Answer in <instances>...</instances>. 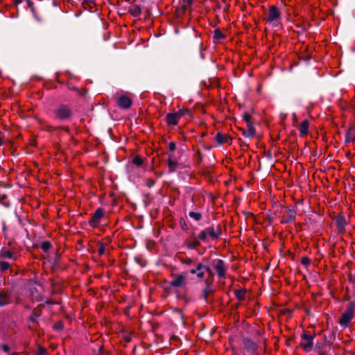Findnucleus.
I'll return each mask as SVG.
<instances>
[{"label": "nucleus", "mask_w": 355, "mask_h": 355, "mask_svg": "<svg viewBox=\"0 0 355 355\" xmlns=\"http://www.w3.org/2000/svg\"><path fill=\"white\" fill-rule=\"evenodd\" d=\"M182 263L183 264H186V265H188V266H191V265H194L196 264L197 263L194 262L193 259H191V258H186V259H184L182 260Z\"/></svg>", "instance_id": "4be33fe9"}, {"label": "nucleus", "mask_w": 355, "mask_h": 355, "mask_svg": "<svg viewBox=\"0 0 355 355\" xmlns=\"http://www.w3.org/2000/svg\"><path fill=\"white\" fill-rule=\"evenodd\" d=\"M103 216V212L101 209H98L94 214V216H92L91 220L89 221V223L93 225L96 226L98 224L100 220Z\"/></svg>", "instance_id": "9d476101"}, {"label": "nucleus", "mask_w": 355, "mask_h": 355, "mask_svg": "<svg viewBox=\"0 0 355 355\" xmlns=\"http://www.w3.org/2000/svg\"><path fill=\"white\" fill-rule=\"evenodd\" d=\"M37 318V315H31V317H30V320H31V321H33V322H34V321H36Z\"/></svg>", "instance_id": "72a5a7b5"}, {"label": "nucleus", "mask_w": 355, "mask_h": 355, "mask_svg": "<svg viewBox=\"0 0 355 355\" xmlns=\"http://www.w3.org/2000/svg\"><path fill=\"white\" fill-rule=\"evenodd\" d=\"M3 350H4L5 352H8V351H9V347H8V346H7V345H3Z\"/></svg>", "instance_id": "c9c22d12"}, {"label": "nucleus", "mask_w": 355, "mask_h": 355, "mask_svg": "<svg viewBox=\"0 0 355 355\" xmlns=\"http://www.w3.org/2000/svg\"><path fill=\"white\" fill-rule=\"evenodd\" d=\"M133 163L135 164H136L137 166H140L143 163V159L142 158H141L139 156H137L135 157H134L133 160H132Z\"/></svg>", "instance_id": "b1692460"}, {"label": "nucleus", "mask_w": 355, "mask_h": 355, "mask_svg": "<svg viewBox=\"0 0 355 355\" xmlns=\"http://www.w3.org/2000/svg\"><path fill=\"white\" fill-rule=\"evenodd\" d=\"M176 148V144L175 142L172 141L168 144V148L171 151H174Z\"/></svg>", "instance_id": "bb28decb"}, {"label": "nucleus", "mask_w": 355, "mask_h": 355, "mask_svg": "<svg viewBox=\"0 0 355 355\" xmlns=\"http://www.w3.org/2000/svg\"><path fill=\"white\" fill-rule=\"evenodd\" d=\"M51 246V243L47 241L43 242L42 244V248L44 252H47L50 249Z\"/></svg>", "instance_id": "393cba45"}, {"label": "nucleus", "mask_w": 355, "mask_h": 355, "mask_svg": "<svg viewBox=\"0 0 355 355\" xmlns=\"http://www.w3.org/2000/svg\"><path fill=\"white\" fill-rule=\"evenodd\" d=\"M245 345L252 352H254L257 349V345L250 340H245Z\"/></svg>", "instance_id": "a211bd4d"}, {"label": "nucleus", "mask_w": 355, "mask_h": 355, "mask_svg": "<svg viewBox=\"0 0 355 355\" xmlns=\"http://www.w3.org/2000/svg\"><path fill=\"white\" fill-rule=\"evenodd\" d=\"M338 227L340 230H343L345 227V223L343 219H338L337 220Z\"/></svg>", "instance_id": "a878e982"}, {"label": "nucleus", "mask_w": 355, "mask_h": 355, "mask_svg": "<svg viewBox=\"0 0 355 355\" xmlns=\"http://www.w3.org/2000/svg\"><path fill=\"white\" fill-rule=\"evenodd\" d=\"M0 257L15 259V258L13 257L12 253L10 251L7 250H2L1 251Z\"/></svg>", "instance_id": "aec40b11"}, {"label": "nucleus", "mask_w": 355, "mask_h": 355, "mask_svg": "<svg viewBox=\"0 0 355 355\" xmlns=\"http://www.w3.org/2000/svg\"><path fill=\"white\" fill-rule=\"evenodd\" d=\"M40 286L37 284H36L35 282H29L28 283V288L31 291V295H32L33 298L39 300L40 298V295L39 293L38 288Z\"/></svg>", "instance_id": "1a4fd4ad"}, {"label": "nucleus", "mask_w": 355, "mask_h": 355, "mask_svg": "<svg viewBox=\"0 0 355 355\" xmlns=\"http://www.w3.org/2000/svg\"><path fill=\"white\" fill-rule=\"evenodd\" d=\"M295 212H294V211H289V215H288V216H289V220H294V218H295Z\"/></svg>", "instance_id": "c85d7f7f"}, {"label": "nucleus", "mask_w": 355, "mask_h": 355, "mask_svg": "<svg viewBox=\"0 0 355 355\" xmlns=\"http://www.w3.org/2000/svg\"><path fill=\"white\" fill-rule=\"evenodd\" d=\"M187 276L186 274H180L173 276L171 282V286L173 287H181L187 284Z\"/></svg>", "instance_id": "20e7f679"}, {"label": "nucleus", "mask_w": 355, "mask_h": 355, "mask_svg": "<svg viewBox=\"0 0 355 355\" xmlns=\"http://www.w3.org/2000/svg\"><path fill=\"white\" fill-rule=\"evenodd\" d=\"M189 215L191 218H193L196 221L201 219V214L200 213L191 211L189 212Z\"/></svg>", "instance_id": "412c9836"}, {"label": "nucleus", "mask_w": 355, "mask_h": 355, "mask_svg": "<svg viewBox=\"0 0 355 355\" xmlns=\"http://www.w3.org/2000/svg\"><path fill=\"white\" fill-rule=\"evenodd\" d=\"M309 263V259L307 257H303L302 259V263L304 265H308Z\"/></svg>", "instance_id": "c756f323"}, {"label": "nucleus", "mask_w": 355, "mask_h": 355, "mask_svg": "<svg viewBox=\"0 0 355 355\" xmlns=\"http://www.w3.org/2000/svg\"><path fill=\"white\" fill-rule=\"evenodd\" d=\"M55 327L57 329H61L62 328V325L60 324H56Z\"/></svg>", "instance_id": "e433bc0d"}, {"label": "nucleus", "mask_w": 355, "mask_h": 355, "mask_svg": "<svg viewBox=\"0 0 355 355\" xmlns=\"http://www.w3.org/2000/svg\"><path fill=\"white\" fill-rule=\"evenodd\" d=\"M215 37L217 39H220V38L223 37V35L219 31H216L215 32Z\"/></svg>", "instance_id": "2f4dec72"}, {"label": "nucleus", "mask_w": 355, "mask_h": 355, "mask_svg": "<svg viewBox=\"0 0 355 355\" xmlns=\"http://www.w3.org/2000/svg\"><path fill=\"white\" fill-rule=\"evenodd\" d=\"M167 165L168 168V171L170 173H173L176 171L178 166V163L174 159H173L172 157H168L167 160Z\"/></svg>", "instance_id": "f3484780"}, {"label": "nucleus", "mask_w": 355, "mask_h": 355, "mask_svg": "<svg viewBox=\"0 0 355 355\" xmlns=\"http://www.w3.org/2000/svg\"><path fill=\"white\" fill-rule=\"evenodd\" d=\"M11 302L10 294L7 292H0V306H4Z\"/></svg>", "instance_id": "ddd939ff"}, {"label": "nucleus", "mask_w": 355, "mask_h": 355, "mask_svg": "<svg viewBox=\"0 0 355 355\" xmlns=\"http://www.w3.org/2000/svg\"><path fill=\"white\" fill-rule=\"evenodd\" d=\"M166 121L168 125H177L179 121V119L177 116V114L175 113H168L166 115Z\"/></svg>", "instance_id": "2eb2a0df"}, {"label": "nucleus", "mask_w": 355, "mask_h": 355, "mask_svg": "<svg viewBox=\"0 0 355 355\" xmlns=\"http://www.w3.org/2000/svg\"><path fill=\"white\" fill-rule=\"evenodd\" d=\"M255 131L252 127H248L247 130H244L243 135L245 137L252 138L254 136Z\"/></svg>", "instance_id": "6ab92c4d"}, {"label": "nucleus", "mask_w": 355, "mask_h": 355, "mask_svg": "<svg viewBox=\"0 0 355 355\" xmlns=\"http://www.w3.org/2000/svg\"><path fill=\"white\" fill-rule=\"evenodd\" d=\"M313 338L311 335L304 334L302 336V341L301 342V347L306 352H309L313 347Z\"/></svg>", "instance_id": "423d86ee"}, {"label": "nucleus", "mask_w": 355, "mask_h": 355, "mask_svg": "<svg viewBox=\"0 0 355 355\" xmlns=\"http://www.w3.org/2000/svg\"><path fill=\"white\" fill-rule=\"evenodd\" d=\"M230 139V137L226 134H222L218 132L215 136V140L220 145L227 143Z\"/></svg>", "instance_id": "f8f14e48"}, {"label": "nucleus", "mask_w": 355, "mask_h": 355, "mask_svg": "<svg viewBox=\"0 0 355 355\" xmlns=\"http://www.w3.org/2000/svg\"><path fill=\"white\" fill-rule=\"evenodd\" d=\"M10 263L6 261H0V269L2 271H5L9 268Z\"/></svg>", "instance_id": "5701e85b"}, {"label": "nucleus", "mask_w": 355, "mask_h": 355, "mask_svg": "<svg viewBox=\"0 0 355 355\" xmlns=\"http://www.w3.org/2000/svg\"><path fill=\"white\" fill-rule=\"evenodd\" d=\"M55 114L57 119L65 120L71 116V111L67 107L62 105L55 111Z\"/></svg>", "instance_id": "39448f33"}, {"label": "nucleus", "mask_w": 355, "mask_h": 355, "mask_svg": "<svg viewBox=\"0 0 355 355\" xmlns=\"http://www.w3.org/2000/svg\"><path fill=\"white\" fill-rule=\"evenodd\" d=\"M2 144V137H1V132H0V146Z\"/></svg>", "instance_id": "4c0bfd02"}, {"label": "nucleus", "mask_w": 355, "mask_h": 355, "mask_svg": "<svg viewBox=\"0 0 355 355\" xmlns=\"http://www.w3.org/2000/svg\"><path fill=\"white\" fill-rule=\"evenodd\" d=\"M220 234V230L219 227H217L215 230L213 227H209L204 230H202L198 235V238L200 240L205 241L208 237H210L211 239H216Z\"/></svg>", "instance_id": "f257e3e1"}, {"label": "nucleus", "mask_w": 355, "mask_h": 355, "mask_svg": "<svg viewBox=\"0 0 355 355\" xmlns=\"http://www.w3.org/2000/svg\"><path fill=\"white\" fill-rule=\"evenodd\" d=\"M214 267L216 269L219 277L222 278L225 277V268L224 266V263L222 260H217L215 262Z\"/></svg>", "instance_id": "6e6552de"}, {"label": "nucleus", "mask_w": 355, "mask_h": 355, "mask_svg": "<svg viewBox=\"0 0 355 355\" xmlns=\"http://www.w3.org/2000/svg\"><path fill=\"white\" fill-rule=\"evenodd\" d=\"M104 251H105L104 247L103 246H101V248L98 250V253L100 254H103L104 253Z\"/></svg>", "instance_id": "f704fd0d"}, {"label": "nucleus", "mask_w": 355, "mask_h": 355, "mask_svg": "<svg viewBox=\"0 0 355 355\" xmlns=\"http://www.w3.org/2000/svg\"><path fill=\"white\" fill-rule=\"evenodd\" d=\"M279 17V12L276 7L272 6L270 8L269 13L268 15V20L270 22H274Z\"/></svg>", "instance_id": "9b49d317"}, {"label": "nucleus", "mask_w": 355, "mask_h": 355, "mask_svg": "<svg viewBox=\"0 0 355 355\" xmlns=\"http://www.w3.org/2000/svg\"><path fill=\"white\" fill-rule=\"evenodd\" d=\"M46 350L44 349H40L37 355H45Z\"/></svg>", "instance_id": "473e14b6"}, {"label": "nucleus", "mask_w": 355, "mask_h": 355, "mask_svg": "<svg viewBox=\"0 0 355 355\" xmlns=\"http://www.w3.org/2000/svg\"><path fill=\"white\" fill-rule=\"evenodd\" d=\"M177 114L178 118L180 119L182 116L184 115V112L182 110H180L178 112L175 113Z\"/></svg>", "instance_id": "cd10ccee"}, {"label": "nucleus", "mask_w": 355, "mask_h": 355, "mask_svg": "<svg viewBox=\"0 0 355 355\" xmlns=\"http://www.w3.org/2000/svg\"><path fill=\"white\" fill-rule=\"evenodd\" d=\"M355 140V128H350L345 135V142L350 144Z\"/></svg>", "instance_id": "4468645a"}, {"label": "nucleus", "mask_w": 355, "mask_h": 355, "mask_svg": "<svg viewBox=\"0 0 355 355\" xmlns=\"http://www.w3.org/2000/svg\"><path fill=\"white\" fill-rule=\"evenodd\" d=\"M354 317V309L352 307H349L347 311L344 312L340 318L339 319V324L346 327L347 325L349 323V322L352 320Z\"/></svg>", "instance_id": "7ed1b4c3"}, {"label": "nucleus", "mask_w": 355, "mask_h": 355, "mask_svg": "<svg viewBox=\"0 0 355 355\" xmlns=\"http://www.w3.org/2000/svg\"><path fill=\"white\" fill-rule=\"evenodd\" d=\"M117 104L120 107L127 109L131 106L132 101L129 97L121 95L117 98Z\"/></svg>", "instance_id": "0eeeda50"}, {"label": "nucleus", "mask_w": 355, "mask_h": 355, "mask_svg": "<svg viewBox=\"0 0 355 355\" xmlns=\"http://www.w3.org/2000/svg\"><path fill=\"white\" fill-rule=\"evenodd\" d=\"M195 266L196 268H191L189 272L191 274H196L198 279L204 277L205 271L211 272L209 268L202 263H197L195 264Z\"/></svg>", "instance_id": "f03ea898"}, {"label": "nucleus", "mask_w": 355, "mask_h": 355, "mask_svg": "<svg viewBox=\"0 0 355 355\" xmlns=\"http://www.w3.org/2000/svg\"><path fill=\"white\" fill-rule=\"evenodd\" d=\"M200 243L197 241H195L193 243H191L189 245L190 248H195L196 246L199 245Z\"/></svg>", "instance_id": "7c9ffc66"}, {"label": "nucleus", "mask_w": 355, "mask_h": 355, "mask_svg": "<svg viewBox=\"0 0 355 355\" xmlns=\"http://www.w3.org/2000/svg\"><path fill=\"white\" fill-rule=\"evenodd\" d=\"M309 121L307 120H304L299 127V131L302 136H304L308 134L309 132Z\"/></svg>", "instance_id": "dca6fc26"}]
</instances>
